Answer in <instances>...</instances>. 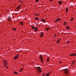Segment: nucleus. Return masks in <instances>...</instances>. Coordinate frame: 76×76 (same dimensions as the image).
Instances as JSON below:
<instances>
[{"instance_id": "obj_4", "label": "nucleus", "mask_w": 76, "mask_h": 76, "mask_svg": "<svg viewBox=\"0 0 76 76\" xmlns=\"http://www.w3.org/2000/svg\"><path fill=\"white\" fill-rule=\"evenodd\" d=\"M39 58L40 59L41 62H42V63H43V58H42V57L40 55L39 56Z\"/></svg>"}, {"instance_id": "obj_39", "label": "nucleus", "mask_w": 76, "mask_h": 76, "mask_svg": "<svg viewBox=\"0 0 76 76\" xmlns=\"http://www.w3.org/2000/svg\"><path fill=\"white\" fill-rule=\"evenodd\" d=\"M4 66H5V67H7V66H5V65H4Z\"/></svg>"}, {"instance_id": "obj_32", "label": "nucleus", "mask_w": 76, "mask_h": 76, "mask_svg": "<svg viewBox=\"0 0 76 76\" xmlns=\"http://www.w3.org/2000/svg\"><path fill=\"white\" fill-rule=\"evenodd\" d=\"M42 75L43 76H45V74H42Z\"/></svg>"}, {"instance_id": "obj_19", "label": "nucleus", "mask_w": 76, "mask_h": 76, "mask_svg": "<svg viewBox=\"0 0 76 76\" xmlns=\"http://www.w3.org/2000/svg\"><path fill=\"white\" fill-rule=\"evenodd\" d=\"M23 68H21L20 70V72H21L22 70H23Z\"/></svg>"}, {"instance_id": "obj_12", "label": "nucleus", "mask_w": 76, "mask_h": 76, "mask_svg": "<svg viewBox=\"0 0 76 76\" xmlns=\"http://www.w3.org/2000/svg\"><path fill=\"white\" fill-rule=\"evenodd\" d=\"M35 19H36L37 20H39V18L38 17H36Z\"/></svg>"}, {"instance_id": "obj_27", "label": "nucleus", "mask_w": 76, "mask_h": 76, "mask_svg": "<svg viewBox=\"0 0 76 76\" xmlns=\"http://www.w3.org/2000/svg\"><path fill=\"white\" fill-rule=\"evenodd\" d=\"M36 16H39V15L38 14H36Z\"/></svg>"}, {"instance_id": "obj_14", "label": "nucleus", "mask_w": 76, "mask_h": 76, "mask_svg": "<svg viewBox=\"0 0 76 76\" xmlns=\"http://www.w3.org/2000/svg\"><path fill=\"white\" fill-rule=\"evenodd\" d=\"M46 31H48V30H50V28H46L45 29Z\"/></svg>"}, {"instance_id": "obj_37", "label": "nucleus", "mask_w": 76, "mask_h": 76, "mask_svg": "<svg viewBox=\"0 0 76 76\" xmlns=\"http://www.w3.org/2000/svg\"><path fill=\"white\" fill-rule=\"evenodd\" d=\"M53 0H50V1H52Z\"/></svg>"}, {"instance_id": "obj_10", "label": "nucleus", "mask_w": 76, "mask_h": 76, "mask_svg": "<svg viewBox=\"0 0 76 76\" xmlns=\"http://www.w3.org/2000/svg\"><path fill=\"white\" fill-rule=\"evenodd\" d=\"M38 31V28L37 27H36L35 28V32H37Z\"/></svg>"}, {"instance_id": "obj_25", "label": "nucleus", "mask_w": 76, "mask_h": 76, "mask_svg": "<svg viewBox=\"0 0 76 76\" xmlns=\"http://www.w3.org/2000/svg\"><path fill=\"white\" fill-rule=\"evenodd\" d=\"M49 59H47V62H48V61H49Z\"/></svg>"}, {"instance_id": "obj_22", "label": "nucleus", "mask_w": 76, "mask_h": 76, "mask_svg": "<svg viewBox=\"0 0 76 76\" xmlns=\"http://www.w3.org/2000/svg\"><path fill=\"white\" fill-rule=\"evenodd\" d=\"M14 74H18V72L14 71Z\"/></svg>"}, {"instance_id": "obj_11", "label": "nucleus", "mask_w": 76, "mask_h": 76, "mask_svg": "<svg viewBox=\"0 0 76 76\" xmlns=\"http://www.w3.org/2000/svg\"><path fill=\"white\" fill-rule=\"evenodd\" d=\"M21 7V5H19V6L18 7H17V10H18L19 8Z\"/></svg>"}, {"instance_id": "obj_18", "label": "nucleus", "mask_w": 76, "mask_h": 76, "mask_svg": "<svg viewBox=\"0 0 76 76\" xmlns=\"http://www.w3.org/2000/svg\"><path fill=\"white\" fill-rule=\"evenodd\" d=\"M66 29H70V27H69L68 26H66Z\"/></svg>"}, {"instance_id": "obj_15", "label": "nucleus", "mask_w": 76, "mask_h": 76, "mask_svg": "<svg viewBox=\"0 0 76 76\" xmlns=\"http://www.w3.org/2000/svg\"><path fill=\"white\" fill-rule=\"evenodd\" d=\"M31 28H32V29H35V27L34 26H32Z\"/></svg>"}, {"instance_id": "obj_6", "label": "nucleus", "mask_w": 76, "mask_h": 76, "mask_svg": "<svg viewBox=\"0 0 76 76\" xmlns=\"http://www.w3.org/2000/svg\"><path fill=\"white\" fill-rule=\"evenodd\" d=\"M60 19H61V18H58L55 21V22L56 23V22H58V21H59Z\"/></svg>"}, {"instance_id": "obj_9", "label": "nucleus", "mask_w": 76, "mask_h": 76, "mask_svg": "<svg viewBox=\"0 0 76 76\" xmlns=\"http://www.w3.org/2000/svg\"><path fill=\"white\" fill-rule=\"evenodd\" d=\"M41 21L43 22H44V23H45V19H41Z\"/></svg>"}, {"instance_id": "obj_13", "label": "nucleus", "mask_w": 76, "mask_h": 76, "mask_svg": "<svg viewBox=\"0 0 76 76\" xmlns=\"http://www.w3.org/2000/svg\"><path fill=\"white\" fill-rule=\"evenodd\" d=\"M60 40H61V39H58V40L57 42V44H58L59 43V42H60Z\"/></svg>"}, {"instance_id": "obj_29", "label": "nucleus", "mask_w": 76, "mask_h": 76, "mask_svg": "<svg viewBox=\"0 0 76 76\" xmlns=\"http://www.w3.org/2000/svg\"><path fill=\"white\" fill-rule=\"evenodd\" d=\"M68 10V8H66V11H67Z\"/></svg>"}, {"instance_id": "obj_33", "label": "nucleus", "mask_w": 76, "mask_h": 76, "mask_svg": "<svg viewBox=\"0 0 76 76\" xmlns=\"http://www.w3.org/2000/svg\"><path fill=\"white\" fill-rule=\"evenodd\" d=\"M51 72H52V71H51L50 72H49L48 73H49V74H50V73H51Z\"/></svg>"}, {"instance_id": "obj_30", "label": "nucleus", "mask_w": 76, "mask_h": 76, "mask_svg": "<svg viewBox=\"0 0 76 76\" xmlns=\"http://www.w3.org/2000/svg\"><path fill=\"white\" fill-rule=\"evenodd\" d=\"M4 64L5 65H6L7 64V63H6V62H5Z\"/></svg>"}, {"instance_id": "obj_17", "label": "nucleus", "mask_w": 76, "mask_h": 76, "mask_svg": "<svg viewBox=\"0 0 76 76\" xmlns=\"http://www.w3.org/2000/svg\"><path fill=\"white\" fill-rule=\"evenodd\" d=\"M50 75V74L48 73H47L46 74V76H49Z\"/></svg>"}, {"instance_id": "obj_41", "label": "nucleus", "mask_w": 76, "mask_h": 76, "mask_svg": "<svg viewBox=\"0 0 76 76\" xmlns=\"http://www.w3.org/2000/svg\"><path fill=\"white\" fill-rule=\"evenodd\" d=\"M55 37V36H53V37Z\"/></svg>"}, {"instance_id": "obj_34", "label": "nucleus", "mask_w": 76, "mask_h": 76, "mask_svg": "<svg viewBox=\"0 0 76 76\" xmlns=\"http://www.w3.org/2000/svg\"><path fill=\"white\" fill-rule=\"evenodd\" d=\"M54 36H55V37H56V36H57V34H55Z\"/></svg>"}, {"instance_id": "obj_38", "label": "nucleus", "mask_w": 76, "mask_h": 76, "mask_svg": "<svg viewBox=\"0 0 76 76\" xmlns=\"http://www.w3.org/2000/svg\"><path fill=\"white\" fill-rule=\"evenodd\" d=\"M19 1H20V2H22V1H21L20 0Z\"/></svg>"}, {"instance_id": "obj_26", "label": "nucleus", "mask_w": 76, "mask_h": 76, "mask_svg": "<svg viewBox=\"0 0 76 76\" xmlns=\"http://www.w3.org/2000/svg\"><path fill=\"white\" fill-rule=\"evenodd\" d=\"M75 62V61L74 60L73 62H72V64H74V63Z\"/></svg>"}, {"instance_id": "obj_36", "label": "nucleus", "mask_w": 76, "mask_h": 76, "mask_svg": "<svg viewBox=\"0 0 76 76\" xmlns=\"http://www.w3.org/2000/svg\"><path fill=\"white\" fill-rule=\"evenodd\" d=\"M4 63H6V62H7V61H4Z\"/></svg>"}, {"instance_id": "obj_20", "label": "nucleus", "mask_w": 76, "mask_h": 76, "mask_svg": "<svg viewBox=\"0 0 76 76\" xmlns=\"http://www.w3.org/2000/svg\"><path fill=\"white\" fill-rule=\"evenodd\" d=\"M66 23H67V22H64V26H66Z\"/></svg>"}, {"instance_id": "obj_7", "label": "nucleus", "mask_w": 76, "mask_h": 76, "mask_svg": "<svg viewBox=\"0 0 76 76\" xmlns=\"http://www.w3.org/2000/svg\"><path fill=\"white\" fill-rule=\"evenodd\" d=\"M44 35V33H43V32H42L41 33V34H40V37H43Z\"/></svg>"}, {"instance_id": "obj_28", "label": "nucleus", "mask_w": 76, "mask_h": 76, "mask_svg": "<svg viewBox=\"0 0 76 76\" xmlns=\"http://www.w3.org/2000/svg\"><path fill=\"white\" fill-rule=\"evenodd\" d=\"M73 20V18H71V19L70 21H72V20Z\"/></svg>"}, {"instance_id": "obj_1", "label": "nucleus", "mask_w": 76, "mask_h": 76, "mask_svg": "<svg viewBox=\"0 0 76 76\" xmlns=\"http://www.w3.org/2000/svg\"><path fill=\"white\" fill-rule=\"evenodd\" d=\"M37 71L38 72V73H41L42 72V70H41V68L40 67H38L37 68Z\"/></svg>"}, {"instance_id": "obj_16", "label": "nucleus", "mask_w": 76, "mask_h": 76, "mask_svg": "<svg viewBox=\"0 0 76 76\" xmlns=\"http://www.w3.org/2000/svg\"><path fill=\"white\" fill-rule=\"evenodd\" d=\"M58 3H59V4H60V5H61L62 4H61V1H58Z\"/></svg>"}, {"instance_id": "obj_2", "label": "nucleus", "mask_w": 76, "mask_h": 76, "mask_svg": "<svg viewBox=\"0 0 76 76\" xmlns=\"http://www.w3.org/2000/svg\"><path fill=\"white\" fill-rule=\"evenodd\" d=\"M65 74H68L69 73V71L67 69H65L63 70Z\"/></svg>"}, {"instance_id": "obj_40", "label": "nucleus", "mask_w": 76, "mask_h": 76, "mask_svg": "<svg viewBox=\"0 0 76 76\" xmlns=\"http://www.w3.org/2000/svg\"><path fill=\"white\" fill-rule=\"evenodd\" d=\"M67 11H66V13H67Z\"/></svg>"}, {"instance_id": "obj_35", "label": "nucleus", "mask_w": 76, "mask_h": 76, "mask_svg": "<svg viewBox=\"0 0 76 76\" xmlns=\"http://www.w3.org/2000/svg\"><path fill=\"white\" fill-rule=\"evenodd\" d=\"M59 63H61V61H60Z\"/></svg>"}, {"instance_id": "obj_21", "label": "nucleus", "mask_w": 76, "mask_h": 76, "mask_svg": "<svg viewBox=\"0 0 76 76\" xmlns=\"http://www.w3.org/2000/svg\"><path fill=\"white\" fill-rule=\"evenodd\" d=\"M12 30H13L14 31H16V29L15 28H13L12 29Z\"/></svg>"}, {"instance_id": "obj_5", "label": "nucleus", "mask_w": 76, "mask_h": 76, "mask_svg": "<svg viewBox=\"0 0 76 76\" xmlns=\"http://www.w3.org/2000/svg\"><path fill=\"white\" fill-rule=\"evenodd\" d=\"M69 56H76V53H72L69 55Z\"/></svg>"}, {"instance_id": "obj_23", "label": "nucleus", "mask_w": 76, "mask_h": 76, "mask_svg": "<svg viewBox=\"0 0 76 76\" xmlns=\"http://www.w3.org/2000/svg\"><path fill=\"white\" fill-rule=\"evenodd\" d=\"M20 23L21 25H23V23H22V22H20Z\"/></svg>"}, {"instance_id": "obj_3", "label": "nucleus", "mask_w": 76, "mask_h": 76, "mask_svg": "<svg viewBox=\"0 0 76 76\" xmlns=\"http://www.w3.org/2000/svg\"><path fill=\"white\" fill-rule=\"evenodd\" d=\"M19 57V55L17 54L16 55H15V56L14 57V60H16L18 58V57Z\"/></svg>"}, {"instance_id": "obj_24", "label": "nucleus", "mask_w": 76, "mask_h": 76, "mask_svg": "<svg viewBox=\"0 0 76 76\" xmlns=\"http://www.w3.org/2000/svg\"><path fill=\"white\" fill-rule=\"evenodd\" d=\"M66 42H67V44L69 43V42H70V41H67Z\"/></svg>"}, {"instance_id": "obj_8", "label": "nucleus", "mask_w": 76, "mask_h": 76, "mask_svg": "<svg viewBox=\"0 0 76 76\" xmlns=\"http://www.w3.org/2000/svg\"><path fill=\"white\" fill-rule=\"evenodd\" d=\"M8 20L10 21V22H11L12 21V20H11V18H10V17H9L8 19Z\"/></svg>"}, {"instance_id": "obj_31", "label": "nucleus", "mask_w": 76, "mask_h": 76, "mask_svg": "<svg viewBox=\"0 0 76 76\" xmlns=\"http://www.w3.org/2000/svg\"><path fill=\"white\" fill-rule=\"evenodd\" d=\"M39 0H36V1L37 2H38Z\"/></svg>"}]
</instances>
